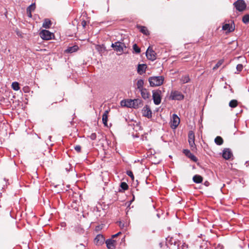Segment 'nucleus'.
I'll list each match as a JSON object with an SVG mask.
<instances>
[{
  "instance_id": "nucleus-7",
  "label": "nucleus",
  "mask_w": 249,
  "mask_h": 249,
  "mask_svg": "<svg viewBox=\"0 0 249 249\" xmlns=\"http://www.w3.org/2000/svg\"><path fill=\"white\" fill-rule=\"evenodd\" d=\"M170 98L172 100H181L184 98V95L179 91H172Z\"/></svg>"
},
{
  "instance_id": "nucleus-31",
  "label": "nucleus",
  "mask_w": 249,
  "mask_h": 249,
  "mask_svg": "<svg viewBox=\"0 0 249 249\" xmlns=\"http://www.w3.org/2000/svg\"><path fill=\"white\" fill-rule=\"evenodd\" d=\"M133 49L136 53H139L141 52V49L136 44L133 45Z\"/></svg>"
},
{
  "instance_id": "nucleus-28",
  "label": "nucleus",
  "mask_w": 249,
  "mask_h": 249,
  "mask_svg": "<svg viewBox=\"0 0 249 249\" xmlns=\"http://www.w3.org/2000/svg\"><path fill=\"white\" fill-rule=\"evenodd\" d=\"M12 88L14 90H15L16 91L19 90L20 89V87H19L18 83L17 82H13L12 84Z\"/></svg>"
},
{
  "instance_id": "nucleus-29",
  "label": "nucleus",
  "mask_w": 249,
  "mask_h": 249,
  "mask_svg": "<svg viewBox=\"0 0 249 249\" xmlns=\"http://www.w3.org/2000/svg\"><path fill=\"white\" fill-rule=\"evenodd\" d=\"M224 62V60L223 59L219 60L217 63L216 64L214 67L213 68V70H215L218 69Z\"/></svg>"
},
{
  "instance_id": "nucleus-8",
  "label": "nucleus",
  "mask_w": 249,
  "mask_h": 249,
  "mask_svg": "<svg viewBox=\"0 0 249 249\" xmlns=\"http://www.w3.org/2000/svg\"><path fill=\"white\" fill-rule=\"evenodd\" d=\"M180 123V119L177 115L174 114L171 119V127L173 129L176 128Z\"/></svg>"
},
{
  "instance_id": "nucleus-21",
  "label": "nucleus",
  "mask_w": 249,
  "mask_h": 249,
  "mask_svg": "<svg viewBox=\"0 0 249 249\" xmlns=\"http://www.w3.org/2000/svg\"><path fill=\"white\" fill-rule=\"evenodd\" d=\"M193 180L196 183H201L203 181V178L198 175H196L193 177Z\"/></svg>"
},
{
  "instance_id": "nucleus-35",
  "label": "nucleus",
  "mask_w": 249,
  "mask_h": 249,
  "mask_svg": "<svg viewBox=\"0 0 249 249\" xmlns=\"http://www.w3.org/2000/svg\"><path fill=\"white\" fill-rule=\"evenodd\" d=\"M126 174L129 176L132 179H134V176L133 174V173L131 171H126Z\"/></svg>"
},
{
  "instance_id": "nucleus-23",
  "label": "nucleus",
  "mask_w": 249,
  "mask_h": 249,
  "mask_svg": "<svg viewBox=\"0 0 249 249\" xmlns=\"http://www.w3.org/2000/svg\"><path fill=\"white\" fill-rule=\"evenodd\" d=\"M180 80L182 84H185L189 82L190 81V78L189 77V75L187 74L182 76L180 78Z\"/></svg>"
},
{
  "instance_id": "nucleus-24",
  "label": "nucleus",
  "mask_w": 249,
  "mask_h": 249,
  "mask_svg": "<svg viewBox=\"0 0 249 249\" xmlns=\"http://www.w3.org/2000/svg\"><path fill=\"white\" fill-rule=\"evenodd\" d=\"M214 142L217 145H221L223 143L224 141L221 137L217 136L214 139Z\"/></svg>"
},
{
  "instance_id": "nucleus-2",
  "label": "nucleus",
  "mask_w": 249,
  "mask_h": 249,
  "mask_svg": "<svg viewBox=\"0 0 249 249\" xmlns=\"http://www.w3.org/2000/svg\"><path fill=\"white\" fill-rule=\"evenodd\" d=\"M111 47L114 49L115 51L119 53L120 54H122L123 53H124L126 49V47L125 46L124 43L119 41L116 42L114 43H112Z\"/></svg>"
},
{
  "instance_id": "nucleus-26",
  "label": "nucleus",
  "mask_w": 249,
  "mask_h": 249,
  "mask_svg": "<svg viewBox=\"0 0 249 249\" xmlns=\"http://www.w3.org/2000/svg\"><path fill=\"white\" fill-rule=\"evenodd\" d=\"M195 133L193 131H190L188 134V142L195 141Z\"/></svg>"
},
{
  "instance_id": "nucleus-30",
  "label": "nucleus",
  "mask_w": 249,
  "mask_h": 249,
  "mask_svg": "<svg viewBox=\"0 0 249 249\" xmlns=\"http://www.w3.org/2000/svg\"><path fill=\"white\" fill-rule=\"evenodd\" d=\"M242 21L245 24L248 23L249 22V15H244L242 18Z\"/></svg>"
},
{
  "instance_id": "nucleus-11",
  "label": "nucleus",
  "mask_w": 249,
  "mask_h": 249,
  "mask_svg": "<svg viewBox=\"0 0 249 249\" xmlns=\"http://www.w3.org/2000/svg\"><path fill=\"white\" fill-rule=\"evenodd\" d=\"M142 113L143 116L146 117L148 118L152 117V111L150 107L148 106H145L142 109Z\"/></svg>"
},
{
  "instance_id": "nucleus-3",
  "label": "nucleus",
  "mask_w": 249,
  "mask_h": 249,
  "mask_svg": "<svg viewBox=\"0 0 249 249\" xmlns=\"http://www.w3.org/2000/svg\"><path fill=\"white\" fill-rule=\"evenodd\" d=\"M236 9L239 12H243L246 9L247 5L244 0H237L233 3Z\"/></svg>"
},
{
  "instance_id": "nucleus-43",
  "label": "nucleus",
  "mask_w": 249,
  "mask_h": 249,
  "mask_svg": "<svg viewBox=\"0 0 249 249\" xmlns=\"http://www.w3.org/2000/svg\"><path fill=\"white\" fill-rule=\"evenodd\" d=\"M119 226L122 228L124 226V224H122L121 222H119Z\"/></svg>"
},
{
  "instance_id": "nucleus-37",
  "label": "nucleus",
  "mask_w": 249,
  "mask_h": 249,
  "mask_svg": "<svg viewBox=\"0 0 249 249\" xmlns=\"http://www.w3.org/2000/svg\"><path fill=\"white\" fill-rule=\"evenodd\" d=\"M237 71H241L243 69V65L242 64H238L236 66Z\"/></svg>"
},
{
  "instance_id": "nucleus-12",
  "label": "nucleus",
  "mask_w": 249,
  "mask_h": 249,
  "mask_svg": "<svg viewBox=\"0 0 249 249\" xmlns=\"http://www.w3.org/2000/svg\"><path fill=\"white\" fill-rule=\"evenodd\" d=\"M105 240V238L103 235L98 234L94 239V243L96 245L101 246L104 244Z\"/></svg>"
},
{
  "instance_id": "nucleus-40",
  "label": "nucleus",
  "mask_w": 249,
  "mask_h": 249,
  "mask_svg": "<svg viewBox=\"0 0 249 249\" xmlns=\"http://www.w3.org/2000/svg\"><path fill=\"white\" fill-rule=\"evenodd\" d=\"M121 234V232H120H120H118L117 233H116V234H114V235H112V238H111V239H114V238H115V237H117L118 236H119V235L120 234Z\"/></svg>"
},
{
  "instance_id": "nucleus-39",
  "label": "nucleus",
  "mask_w": 249,
  "mask_h": 249,
  "mask_svg": "<svg viewBox=\"0 0 249 249\" xmlns=\"http://www.w3.org/2000/svg\"><path fill=\"white\" fill-rule=\"evenodd\" d=\"M134 100H139V102H134V105H136V106H137V108L138 107V105L139 104H141L142 103V101L140 99H135Z\"/></svg>"
},
{
  "instance_id": "nucleus-25",
  "label": "nucleus",
  "mask_w": 249,
  "mask_h": 249,
  "mask_svg": "<svg viewBox=\"0 0 249 249\" xmlns=\"http://www.w3.org/2000/svg\"><path fill=\"white\" fill-rule=\"evenodd\" d=\"M229 106L231 107V108H235L236 107H237L238 105V102L237 101V100H235V99H233V100H231L230 102H229Z\"/></svg>"
},
{
  "instance_id": "nucleus-38",
  "label": "nucleus",
  "mask_w": 249,
  "mask_h": 249,
  "mask_svg": "<svg viewBox=\"0 0 249 249\" xmlns=\"http://www.w3.org/2000/svg\"><path fill=\"white\" fill-rule=\"evenodd\" d=\"M90 138L92 140H94L96 139V133H92L90 136H89Z\"/></svg>"
},
{
  "instance_id": "nucleus-6",
  "label": "nucleus",
  "mask_w": 249,
  "mask_h": 249,
  "mask_svg": "<svg viewBox=\"0 0 249 249\" xmlns=\"http://www.w3.org/2000/svg\"><path fill=\"white\" fill-rule=\"evenodd\" d=\"M40 36L43 40L51 39L53 34L48 30H42L40 33Z\"/></svg>"
},
{
  "instance_id": "nucleus-41",
  "label": "nucleus",
  "mask_w": 249,
  "mask_h": 249,
  "mask_svg": "<svg viewBox=\"0 0 249 249\" xmlns=\"http://www.w3.org/2000/svg\"><path fill=\"white\" fill-rule=\"evenodd\" d=\"M31 13H32V11H27V13L28 16L30 18L32 17Z\"/></svg>"
},
{
  "instance_id": "nucleus-22",
  "label": "nucleus",
  "mask_w": 249,
  "mask_h": 249,
  "mask_svg": "<svg viewBox=\"0 0 249 249\" xmlns=\"http://www.w3.org/2000/svg\"><path fill=\"white\" fill-rule=\"evenodd\" d=\"M52 25V22L51 21L48 19L46 18L44 19V21L43 22L42 27L45 28H50L51 26Z\"/></svg>"
},
{
  "instance_id": "nucleus-14",
  "label": "nucleus",
  "mask_w": 249,
  "mask_h": 249,
  "mask_svg": "<svg viewBox=\"0 0 249 249\" xmlns=\"http://www.w3.org/2000/svg\"><path fill=\"white\" fill-rule=\"evenodd\" d=\"M183 153L193 161L195 162H196L197 161V158L194 155L192 154L190 150L188 149H184L183 150Z\"/></svg>"
},
{
  "instance_id": "nucleus-33",
  "label": "nucleus",
  "mask_w": 249,
  "mask_h": 249,
  "mask_svg": "<svg viewBox=\"0 0 249 249\" xmlns=\"http://www.w3.org/2000/svg\"><path fill=\"white\" fill-rule=\"evenodd\" d=\"M36 8V5L35 3H33L31 5H30L27 8V11H34L35 10Z\"/></svg>"
},
{
  "instance_id": "nucleus-32",
  "label": "nucleus",
  "mask_w": 249,
  "mask_h": 249,
  "mask_svg": "<svg viewBox=\"0 0 249 249\" xmlns=\"http://www.w3.org/2000/svg\"><path fill=\"white\" fill-rule=\"evenodd\" d=\"M120 187L123 189L124 190H126L128 188V186L127 184L126 183L124 182H121Z\"/></svg>"
},
{
  "instance_id": "nucleus-27",
  "label": "nucleus",
  "mask_w": 249,
  "mask_h": 249,
  "mask_svg": "<svg viewBox=\"0 0 249 249\" xmlns=\"http://www.w3.org/2000/svg\"><path fill=\"white\" fill-rule=\"evenodd\" d=\"M144 84L143 80L142 79H140L137 81V89H139L140 90L143 89V86Z\"/></svg>"
},
{
  "instance_id": "nucleus-19",
  "label": "nucleus",
  "mask_w": 249,
  "mask_h": 249,
  "mask_svg": "<svg viewBox=\"0 0 249 249\" xmlns=\"http://www.w3.org/2000/svg\"><path fill=\"white\" fill-rule=\"evenodd\" d=\"M222 29L225 31H228L229 32H231L234 30V26L230 25V24H225L222 27Z\"/></svg>"
},
{
  "instance_id": "nucleus-44",
  "label": "nucleus",
  "mask_w": 249,
  "mask_h": 249,
  "mask_svg": "<svg viewBox=\"0 0 249 249\" xmlns=\"http://www.w3.org/2000/svg\"><path fill=\"white\" fill-rule=\"evenodd\" d=\"M204 184H205L206 186H208L209 185V182H208V181H206V182H205Z\"/></svg>"
},
{
  "instance_id": "nucleus-17",
  "label": "nucleus",
  "mask_w": 249,
  "mask_h": 249,
  "mask_svg": "<svg viewBox=\"0 0 249 249\" xmlns=\"http://www.w3.org/2000/svg\"><path fill=\"white\" fill-rule=\"evenodd\" d=\"M137 27L138 29H139L140 31L145 35H149V32L147 28L145 26H142L141 25H137Z\"/></svg>"
},
{
  "instance_id": "nucleus-13",
  "label": "nucleus",
  "mask_w": 249,
  "mask_h": 249,
  "mask_svg": "<svg viewBox=\"0 0 249 249\" xmlns=\"http://www.w3.org/2000/svg\"><path fill=\"white\" fill-rule=\"evenodd\" d=\"M106 243L108 249H115L116 245V241L113 239H109L106 240Z\"/></svg>"
},
{
  "instance_id": "nucleus-20",
  "label": "nucleus",
  "mask_w": 249,
  "mask_h": 249,
  "mask_svg": "<svg viewBox=\"0 0 249 249\" xmlns=\"http://www.w3.org/2000/svg\"><path fill=\"white\" fill-rule=\"evenodd\" d=\"M140 91H141V95L143 99H146L149 97L150 93L146 89H143Z\"/></svg>"
},
{
  "instance_id": "nucleus-18",
  "label": "nucleus",
  "mask_w": 249,
  "mask_h": 249,
  "mask_svg": "<svg viewBox=\"0 0 249 249\" xmlns=\"http://www.w3.org/2000/svg\"><path fill=\"white\" fill-rule=\"evenodd\" d=\"M79 49L77 45H74L71 47H69L65 51V53H72L76 52Z\"/></svg>"
},
{
  "instance_id": "nucleus-36",
  "label": "nucleus",
  "mask_w": 249,
  "mask_h": 249,
  "mask_svg": "<svg viewBox=\"0 0 249 249\" xmlns=\"http://www.w3.org/2000/svg\"><path fill=\"white\" fill-rule=\"evenodd\" d=\"M74 148L78 153H80L81 151V146L79 145H75Z\"/></svg>"
},
{
  "instance_id": "nucleus-34",
  "label": "nucleus",
  "mask_w": 249,
  "mask_h": 249,
  "mask_svg": "<svg viewBox=\"0 0 249 249\" xmlns=\"http://www.w3.org/2000/svg\"><path fill=\"white\" fill-rule=\"evenodd\" d=\"M189 143L192 150H193L195 149H196V146L195 144V141L189 142Z\"/></svg>"
},
{
  "instance_id": "nucleus-16",
  "label": "nucleus",
  "mask_w": 249,
  "mask_h": 249,
  "mask_svg": "<svg viewBox=\"0 0 249 249\" xmlns=\"http://www.w3.org/2000/svg\"><path fill=\"white\" fill-rule=\"evenodd\" d=\"M109 111L110 109L106 110L102 116V121L105 126L107 125L108 114Z\"/></svg>"
},
{
  "instance_id": "nucleus-42",
  "label": "nucleus",
  "mask_w": 249,
  "mask_h": 249,
  "mask_svg": "<svg viewBox=\"0 0 249 249\" xmlns=\"http://www.w3.org/2000/svg\"><path fill=\"white\" fill-rule=\"evenodd\" d=\"M82 24L83 27H85L86 24V21L85 20L82 21Z\"/></svg>"
},
{
  "instance_id": "nucleus-1",
  "label": "nucleus",
  "mask_w": 249,
  "mask_h": 249,
  "mask_svg": "<svg viewBox=\"0 0 249 249\" xmlns=\"http://www.w3.org/2000/svg\"><path fill=\"white\" fill-rule=\"evenodd\" d=\"M148 81L150 86H159L163 84L164 77L162 76L150 77L148 79Z\"/></svg>"
},
{
  "instance_id": "nucleus-15",
  "label": "nucleus",
  "mask_w": 249,
  "mask_h": 249,
  "mask_svg": "<svg viewBox=\"0 0 249 249\" xmlns=\"http://www.w3.org/2000/svg\"><path fill=\"white\" fill-rule=\"evenodd\" d=\"M147 68V65L146 64H139L138 66V69L137 71L138 72L142 74L143 73H144L145 72L146 69Z\"/></svg>"
},
{
  "instance_id": "nucleus-4",
  "label": "nucleus",
  "mask_w": 249,
  "mask_h": 249,
  "mask_svg": "<svg viewBox=\"0 0 249 249\" xmlns=\"http://www.w3.org/2000/svg\"><path fill=\"white\" fill-rule=\"evenodd\" d=\"M161 91L160 90H157L153 91V99L154 103L155 105H158L161 102Z\"/></svg>"
},
{
  "instance_id": "nucleus-5",
  "label": "nucleus",
  "mask_w": 249,
  "mask_h": 249,
  "mask_svg": "<svg viewBox=\"0 0 249 249\" xmlns=\"http://www.w3.org/2000/svg\"><path fill=\"white\" fill-rule=\"evenodd\" d=\"M156 53L153 50L151 46H149L146 52V55L147 58L151 61H154L156 59Z\"/></svg>"
},
{
  "instance_id": "nucleus-9",
  "label": "nucleus",
  "mask_w": 249,
  "mask_h": 249,
  "mask_svg": "<svg viewBox=\"0 0 249 249\" xmlns=\"http://www.w3.org/2000/svg\"><path fill=\"white\" fill-rule=\"evenodd\" d=\"M134 102H139V100H123L121 102V105L122 107H128L137 108V106L134 105Z\"/></svg>"
},
{
  "instance_id": "nucleus-10",
  "label": "nucleus",
  "mask_w": 249,
  "mask_h": 249,
  "mask_svg": "<svg viewBox=\"0 0 249 249\" xmlns=\"http://www.w3.org/2000/svg\"><path fill=\"white\" fill-rule=\"evenodd\" d=\"M233 157V154L231 149L229 148H225L222 151V157L226 160H230Z\"/></svg>"
}]
</instances>
